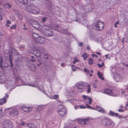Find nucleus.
I'll list each match as a JSON object with an SVG mask.
<instances>
[{"mask_svg": "<svg viewBox=\"0 0 128 128\" xmlns=\"http://www.w3.org/2000/svg\"><path fill=\"white\" fill-rule=\"evenodd\" d=\"M25 9L27 12L31 14H37L39 12L38 8L33 4L27 6Z\"/></svg>", "mask_w": 128, "mask_h": 128, "instance_id": "obj_1", "label": "nucleus"}, {"mask_svg": "<svg viewBox=\"0 0 128 128\" xmlns=\"http://www.w3.org/2000/svg\"><path fill=\"white\" fill-rule=\"evenodd\" d=\"M57 112L60 116H63L66 114V109L63 106L60 105L58 108Z\"/></svg>", "mask_w": 128, "mask_h": 128, "instance_id": "obj_2", "label": "nucleus"}, {"mask_svg": "<svg viewBox=\"0 0 128 128\" xmlns=\"http://www.w3.org/2000/svg\"><path fill=\"white\" fill-rule=\"evenodd\" d=\"M10 51L9 50H6L5 51L4 56L5 58H6V59L9 60L10 63V64L11 67H12L13 66V64L12 63V58H11V55L10 53Z\"/></svg>", "mask_w": 128, "mask_h": 128, "instance_id": "obj_3", "label": "nucleus"}, {"mask_svg": "<svg viewBox=\"0 0 128 128\" xmlns=\"http://www.w3.org/2000/svg\"><path fill=\"white\" fill-rule=\"evenodd\" d=\"M104 92L105 93L113 96H117L118 95L117 93L118 91L116 90H111L108 88H106L104 90Z\"/></svg>", "mask_w": 128, "mask_h": 128, "instance_id": "obj_4", "label": "nucleus"}, {"mask_svg": "<svg viewBox=\"0 0 128 128\" xmlns=\"http://www.w3.org/2000/svg\"><path fill=\"white\" fill-rule=\"evenodd\" d=\"M55 28L54 29L58 32H59L61 33H63L68 35L70 33L67 30L65 29H63L59 27L58 24H56L55 26Z\"/></svg>", "mask_w": 128, "mask_h": 128, "instance_id": "obj_5", "label": "nucleus"}, {"mask_svg": "<svg viewBox=\"0 0 128 128\" xmlns=\"http://www.w3.org/2000/svg\"><path fill=\"white\" fill-rule=\"evenodd\" d=\"M4 128H12L13 124L10 121L7 120H4L2 123Z\"/></svg>", "mask_w": 128, "mask_h": 128, "instance_id": "obj_6", "label": "nucleus"}, {"mask_svg": "<svg viewBox=\"0 0 128 128\" xmlns=\"http://www.w3.org/2000/svg\"><path fill=\"white\" fill-rule=\"evenodd\" d=\"M43 48L42 47H40L36 49L34 51V53L36 54L35 55L38 57H39L41 53L44 51Z\"/></svg>", "mask_w": 128, "mask_h": 128, "instance_id": "obj_7", "label": "nucleus"}, {"mask_svg": "<svg viewBox=\"0 0 128 128\" xmlns=\"http://www.w3.org/2000/svg\"><path fill=\"white\" fill-rule=\"evenodd\" d=\"M104 26V23L100 21H98L97 23L96 24V27L97 30H102Z\"/></svg>", "mask_w": 128, "mask_h": 128, "instance_id": "obj_8", "label": "nucleus"}, {"mask_svg": "<svg viewBox=\"0 0 128 128\" xmlns=\"http://www.w3.org/2000/svg\"><path fill=\"white\" fill-rule=\"evenodd\" d=\"M19 112L16 109H12L9 111V114L11 116H14L18 114Z\"/></svg>", "mask_w": 128, "mask_h": 128, "instance_id": "obj_9", "label": "nucleus"}, {"mask_svg": "<svg viewBox=\"0 0 128 128\" xmlns=\"http://www.w3.org/2000/svg\"><path fill=\"white\" fill-rule=\"evenodd\" d=\"M29 23L35 29L38 28V24L37 21H34L32 19L30 20H28Z\"/></svg>", "mask_w": 128, "mask_h": 128, "instance_id": "obj_10", "label": "nucleus"}, {"mask_svg": "<svg viewBox=\"0 0 128 128\" xmlns=\"http://www.w3.org/2000/svg\"><path fill=\"white\" fill-rule=\"evenodd\" d=\"M86 85V83L81 82L78 85V88L79 89L81 90L82 92H83Z\"/></svg>", "mask_w": 128, "mask_h": 128, "instance_id": "obj_11", "label": "nucleus"}, {"mask_svg": "<svg viewBox=\"0 0 128 128\" xmlns=\"http://www.w3.org/2000/svg\"><path fill=\"white\" fill-rule=\"evenodd\" d=\"M113 77L115 81L118 82L122 80V78L118 74H114Z\"/></svg>", "mask_w": 128, "mask_h": 128, "instance_id": "obj_12", "label": "nucleus"}, {"mask_svg": "<svg viewBox=\"0 0 128 128\" xmlns=\"http://www.w3.org/2000/svg\"><path fill=\"white\" fill-rule=\"evenodd\" d=\"M36 42L38 43H39L40 44H43L45 42V39L42 37H40L37 39L35 40Z\"/></svg>", "mask_w": 128, "mask_h": 128, "instance_id": "obj_13", "label": "nucleus"}, {"mask_svg": "<svg viewBox=\"0 0 128 128\" xmlns=\"http://www.w3.org/2000/svg\"><path fill=\"white\" fill-rule=\"evenodd\" d=\"M22 110L25 112H28L32 110V108L30 107H26L25 106H23L21 108Z\"/></svg>", "mask_w": 128, "mask_h": 128, "instance_id": "obj_14", "label": "nucleus"}, {"mask_svg": "<svg viewBox=\"0 0 128 128\" xmlns=\"http://www.w3.org/2000/svg\"><path fill=\"white\" fill-rule=\"evenodd\" d=\"M89 119L88 118L84 119H80L78 120V122L79 123L83 125L86 124L87 122H88Z\"/></svg>", "mask_w": 128, "mask_h": 128, "instance_id": "obj_15", "label": "nucleus"}, {"mask_svg": "<svg viewBox=\"0 0 128 128\" xmlns=\"http://www.w3.org/2000/svg\"><path fill=\"white\" fill-rule=\"evenodd\" d=\"M46 36H54V33L51 29L46 31Z\"/></svg>", "mask_w": 128, "mask_h": 128, "instance_id": "obj_16", "label": "nucleus"}, {"mask_svg": "<svg viewBox=\"0 0 128 128\" xmlns=\"http://www.w3.org/2000/svg\"><path fill=\"white\" fill-rule=\"evenodd\" d=\"M27 126L30 128H36V126L34 124L28 123L27 124Z\"/></svg>", "mask_w": 128, "mask_h": 128, "instance_id": "obj_17", "label": "nucleus"}, {"mask_svg": "<svg viewBox=\"0 0 128 128\" xmlns=\"http://www.w3.org/2000/svg\"><path fill=\"white\" fill-rule=\"evenodd\" d=\"M45 108V107L43 105H39L37 108V110L39 111L43 110Z\"/></svg>", "mask_w": 128, "mask_h": 128, "instance_id": "obj_18", "label": "nucleus"}, {"mask_svg": "<svg viewBox=\"0 0 128 128\" xmlns=\"http://www.w3.org/2000/svg\"><path fill=\"white\" fill-rule=\"evenodd\" d=\"M20 2L22 3L23 4H28V1L27 0H17Z\"/></svg>", "mask_w": 128, "mask_h": 128, "instance_id": "obj_19", "label": "nucleus"}, {"mask_svg": "<svg viewBox=\"0 0 128 128\" xmlns=\"http://www.w3.org/2000/svg\"><path fill=\"white\" fill-rule=\"evenodd\" d=\"M32 36L35 41L36 40H37L40 37L38 34L35 33H33L32 34Z\"/></svg>", "mask_w": 128, "mask_h": 128, "instance_id": "obj_20", "label": "nucleus"}, {"mask_svg": "<svg viewBox=\"0 0 128 128\" xmlns=\"http://www.w3.org/2000/svg\"><path fill=\"white\" fill-rule=\"evenodd\" d=\"M0 100L1 101L0 102V105H1L2 104L6 103V98L5 97H4L3 98L0 99Z\"/></svg>", "mask_w": 128, "mask_h": 128, "instance_id": "obj_21", "label": "nucleus"}, {"mask_svg": "<svg viewBox=\"0 0 128 128\" xmlns=\"http://www.w3.org/2000/svg\"><path fill=\"white\" fill-rule=\"evenodd\" d=\"M107 118L103 119L101 122V123L104 126H106L107 125Z\"/></svg>", "mask_w": 128, "mask_h": 128, "instance_id": "obj_22", "label": "nucleus"}, {"mask_svg": "<svg viewBox=\"0 0 128 128\" xmlns=\"http://www.w3.org/2000/svg\"><path fill=\"white\" fill-rule=\"evenodd\" d=\"M82 57L84 58V60H86L87 58L88 57V55L87 54H86V53L84 52V54L82 55Z\"/></svg>", "mask_w": 128, "mask_h": 128, "instance_id": "obj_23", "label": "nucleus"}, {"mask_svg": "<svg viewBox=\"0 0 128 128\" xmlns=\"http://www.w3.org/2000/svg\"><path fill=\"white\" fill-rule=\"evenodd\" d=\"M97 74L99 78H101L102 80H104V78L102 77V75L100 72H98Z\"/></svg>", "mask_w": 128, "mask_h": 128, "instance_id": "obj_24", "label": "nucleus"}, {"mask_svg": "<svg viewBox=\"0 0 128 128\" xmlns=\"http://www.w3.org/2000/svg\"><path fill=\"white\" fill-rule=\"evenodd\" d=\"M11 51L12 54L14 53V54H17V52L16 49L14 48H12L11 49Z\"/></svg>", "mask_w": 128, "mask_h": 128, "instance_id": "obj_25", "label": "nucleus"}, {"mask_svg": "<svg viewBox=\"0 0 128 128\" xmlns=\"http://www.w3.org/2000/svg\"><path fill=\"white\" fill-rule=\"evenodd\" d=\"M107 124L110 125L112 123V121L110 119L107 118Z\"/></svg>", "mask_w": 128, "mask_h": 128, "instance_id": "obj_26", "label": "nucleus"}, {"mask_svg": "<svg viewBox=\"0 0 128 128\" xmlns=\"http://www.w3.org/2000/svg\"><path fill=\"white\" fill-rule=\"evenodd\" d=\"M96 110L102 113H104L105 112V110H104L103 108H100L99 110H97L96 109Z\"/></svg>", "mask_w": 128, "mask_h": 128, "instance_id": "obj_27", "label": "nucleus"}, {"mask_svg": "<svg viewBox=\"0 0 128 128\" xmlns=\"http://www.w3.org/2000/svg\"><path fill=\"white\" fill-rule=\"evenodd\" d=\"M93 61V60L91 58H90L88 60V64H90L92 65L93 64V62H92Z\"/></svg>", "mask_w": 128, "mask_h": 128, "instance_id": "obj_28", "label": "nucleus"}, {"mask_svg": "<svg viewBox=\"0 0 128 128\" xmlns=\"http://www.w3.org/2000/svg\"><path fill=\"white\" fill-rule=\"evenodd\" d=\"M5 6L7 8H11L12 6L10 4L8 3H6L5 4Z\"/></svg>", "mask_w": 128, "mask_h": 128, "instance_id": "obj_29", "label": "nucleus"}, {"mask_svg": "<svg viewBox=\"0 0 128 128\" xmlns=\"http://www.w3.org/2000/svg\"><path fill=\"white\" fill-rule=\"evenodd\" d=\"M4 15V13L3 10L2 8H0V16H2Z\"/></svg>", "mask_w": 128, "mask_h": 128, "instance_id": "obj_30", "label": "nucleus"}, {"mask_svg": "<svg viewBox=\"0 0 128 128\" xmlns=\"http://www.w3.org/2000/svg\"><path fill=\"white\" fill-rule=\"evenodd\" d=\"M53 112V111L52 110V109H50L49 110H48V114L49 115H50L52 114Z\"/></svg>", "mask_w": 128, "mask_h": 128, "instance_id": "obj_31", "label": "nucleus"}, {"mask_svg": "<svg viewBox=\"0 0 128 128\" xmlns=\"http://www.w3.org/2000/svg\"><path fill=\"white\" fill-rule=\"evenodd\" d=\"M44 28L45 30H46V31H47V30H49L50 29H51L50 27L46 26H44Z\"/></svg>", "mask_w": 128, "mask_h": 128, "instance_id": "obj_32", "label": "nucleus"}, {"mask_svg": "<svg viewBox=\"0 0 128 128\" xmlns=\"http://www.w3.org/2000/svg\"><path fill=\"white\" fill-rule=\"evenodd\" d=\"M31 61L32 62H34L36 61V60L34 59V56H31Z\"/></svg>", "mask_w": 128, "mask_h": 128, "instance_id": "obj_33", "label": "nucleus"}, {"mask_svg": "<svg viewBox=\"0 0 128 128\" xmlns=\"http://www.w3.org/2000/svg\"><path fill=\"white\" fill-rule=\"evenodd\" d=\"M109 114L111 116H113L114 115V112H112V110H110L109 112Z\"/></svg>", "mask_w": 128, "mask_h": 128, "instance_id": "obj_34", "label": "nucleus"}, {"mask_svg": "<svg viewBox=\"0 0 128 128\" xmlns=\"http://www.w3.org/2000/svg\"><path fill=\"white\" fill-rule=\"evenodd\" d=\"M16 25H14L12 26H11L10 27V28L11 29H15L16 28Z\"/></svg>", "mask_w": 128, "mask_h": 128, "instance_id": "obj_35", "label": "nucleus"}, {"mask_svg": "<svg viewBox=\"0 0 128 128\" xmlns=\"http://www.w3.org/2000/svg\"><path fill=\"white\" fill-rule=\"evenodd\" d=\"M2 109H1L0 110V117L1 118L3 116V114L2 112Z\"/></svg>", "mask_w": 128, "mask_h": 128, "instance_id": "obj_36", "label": "nucleus"}, {"mask_svg": "<svg viewBox=\"0 0 128 128\" xmlns=\"http://www.w3.org/2000/svg\"><path fill=\"white\" fill-rule=\"evenodd\" d=\"M47 18L46 17H44L42 19V22H46V20L47 19Z\"/></svg>", "mask_w": 128, "mask_h": 128, "instance_id": "obj_37", "label": "nucleus"}, {"mask_svg": "<svg viewBox=\"0 0 128 128\" xmlns=\"http://www.w3.org/2000/svg\"><path fill=\"white\" fill-rule=\"evenodd\" d=\"M88 100H89V102H88V103L90 104H92V100L91 98L90 97H88Z\"/></svg>", "mask_w": 128, "mask_h": 128, "instance_id": "obj_38", "label": "nucleus"}, {"mask_svg": "<svg viewBox=\"0 0 128 128\" xmlns=\"http://www.w3.org/2000/svg\"><path fill=\"white\" fill-rule=\"evenodd\" d=\"M78 59H74V61H73L72 63L73 64H75L76 62H78Z\"/></svg>", "mask_w": 128, "mask_h": 128, "instance_id": "obj_39", "label": "nucleus"}, {"mask_svg": "<svg viewBox=\"0 0 128 128\" xmlns=\"http://www.w3.org/2000/svg\"><path fill=\"white\" fill-rule=\"evenodd\" d=\"M84 72H87L88 74L89 73V71L86 68H84Z\"/></svg>", "mask_w": 128, "mask_h": 128, "instance_id": "obj_40", "label": "nucleus"}, {"mask_svg": "<svg viewBox=\"0 0 128 128\" xmlns=\"http://www.w3.org/2000/svg\"><path fill=\"white\" fill-rule=\"evenodd\" d=\"M119 22H118L117 21L114 24V27L115 28H117V24H118Z\"/></svg>", "mask_w": 128, "mask_h": 128, "instance_id": "obj_41", "label": "nucleus"}, {"mask_svg": "<svg viewBox=\"0 0 128 128\" xmlns=\"http://www.w3.org/2000/svg\"><path fill=\"white\" fill-rule=\"evenodd\" d=\"M88 88L87 90V92L88 93L90 92V85H89L88 86Z\"/></svg>", "mask_w": 128, "mask_h": 128, "instance_id": "obj_42", "label": "nucleus"}, {"mask_svg": "<svg viewBox=\"0 0 128 128\" xmlns=\"http://www.w3.org/2000/svg\"><path fill=\"white\" fill-rule=\"evenodd\" d=\"M86 106L87 107V108L89 109H93V108H92L91 106H89L88 104H86Z\"/></svg>", "mask_w": 128, "mask_h": 128, "instance_id": "obj_43", "label": "nucleus"}, {"mask_svg": "<svg viewBox=\"0 0 128 128\" xmlns=\"http://www.w3.org/2000/svg\"><path fill=\"white\" fill-rule=\"evenodd\" d=\"M82 97L85 100H86L87 99V97H88V96H86L84 95H83L82 96Z\"/></svg>", "mask_w": 128, "mask_h": 128, "instance_id": "obj_44", "label": "nucleus"}, {"mask_svg": "<svg viewBox=\"0 0 128 128\" xmlns=\"http://www.w3.org/2000/svg\"><path fill=\"white\" fill-rule=\"evenodd\" d=\"M125 41L126 42H128V35L125 38Z\"/></svg>", "mask_w": 128, "mask_h": 128, "instance_id": "obj_45", "label": "nucleus"}, {"mask_svg": "<svg viewBox=\"0 0 128 128\" xmlns=\"http://www.w3.org/2000/svg\"><path fill=\"white\" fill-rule=\"evenodd\" d=\"M80 106V108H86V107L85 106H83L82 105Z\"/></svg>", "mask_w": 128, "mask_h": 128, "instance_id": "obj_46", "label": "nucleus"}, {"mask_svg": "<svg viewBox=\"0 0 128 128\" xmlns=\"http://www.w3.org/2000/svg\"><path fill=\"white\" fill-rule=\"evenodd\" d=\"M80 106H74V108L75 110H77L78 108H80Z\"/></svg>", "mask_w": 128, "mask_h": 128, "instance_id": "obj_47", "label": "nucleus"}, {"mask_svg": "<svg viewBox=\"0 0 128 128\" xmlns=\"http://www.w3.org/2000/svg\"><path fill=\"white\" fill-rule=\"evenodd\" d=\"M2 60H1L0 61V68H2Z\"/></svg>", "mask_w": 128, "mask_h": 128, "instance_id": "obj_48", "label": "nucleus"}, {"mask_svg": "<svg viewBox=\"0 0 128 128\" xmlns=\"http://www.w3.org/2000/svg\"><path fill=\"white\" fill-rule=\"evenodd\" d=\"M58 98V95H55L54 96V99H56Z\"/></svg>", "mask_w": 128, "mask_h": 128, "instance_id": "obj_49", "label": "nucleus"}, {"mask_svg": "<svg viewBox=\"0 0 128 128\" xmlns=\"http://www.w3.org/2000/svg\"><path fill=\"white\" fill-rule=\"evenodd\" d=\"M94 56H95L96 58H97L98 57V56L94 54H92V58H93Z\"/></svg>", "mask_w": 128, "mask_h": 128, "instance_id": "obj_50", "label": "nucleus"}, {"mask_svg": "<svg viewBox=\"0 0 128 128\" xmlns=\"http://www.w3.org/2000/svg\"><path fill=\"white\" fill-rule=\"evenodd\" d=\"M78 45L80 46H81L83 45V43L82 42H79Z\"/></svg>", "mask_w": 128, "mask_h": 128, "instance_id": "obj_51", "label": "nucleus"}, {"mask_svg": "<svg viewBox=\"0 0 128 128\" xmlns=\"http://www.w3.org/2000/svg\"><path fill=\"white\" fill-rule=\"evenodd\" d=\"M118 111L120 112H124V110L123 109L121 110L120 109H119L118 110Z\"/></svg>", "mask_w": 128, "mask_h": 128, "instance_id": "obj_52", "label": "nucleus"}, {"mask_svg": "<svg viewBox=\"0 0 128 128\" xmlns=\"http://www.w3.org/2000/svg\"><path fill=\"white\" fill-rule=\"evenodd\" d=\"M124 39H125V38L124 37H123L122 39L121 42L122 43H124Z\"/></svg>", "mask_w": 128, "mask_h": 128, "instance_id": "obj_53", "label": "nucleus"}, {"mask_svg": "<svg viewBox=\"0 0 128 128\" xmlns=\"http://www.w3.org/2000/svg\"><path fill=\"white\" fill-rule=\"evenodd\" d=\"M4 82L3 79H0V84H2L4 83Z\"/></svg>", "mask_w": 128, "mask_h": 128, "instance_id": "obj_54", "label": "nucleus"}, {"mask_svg": "<svg viewBox=\"0 0 128 128\" xmlns=\"http://www.w3.org/2000/svg\"><path fill=\"white\" fill-rule=\"evenodd\" d=\"M93 87L94 88H95L96 87V84L95 83H93Z\"/></svg>", "mask_w": 128, "mask_h": 128, "instance_id": "obj_55", "label": "nucleus"}, {"mask_svg": "<svg viewBox=\"0 0 128 128\" xmlns=\"http://www.w3.org/2000/svg\"><path fill=\"white\" fill-rule=\"evenodd\" d=\"M97 66H98L100 68H101L102 67L101 65L99 63L97 64Z\"/></svg>", "mask_w": 128, "mask_h": 128, "instance_id": "obj_56", "label": "nucleus"}, {"mask_svg": "<svg viewBox=\"0 0 128 128\" xmlns=\"http://www.w3.org/2000/svg\"><path fill=\"white\" fill-rule=\"evenodd\" d=\"M7 23L8 24H11V22L10 21L8 20H7Z\"/></svg>", "mask_w": 128, "mask_h": 128, "instance_id": "obj_57", "label": "nucleus"}, {"mask_svg": "<svg viewBox=\"0 0 128 128\" xmlns=\"http://www.w3.org/2000/svg\"><path fill=\"white\" fill-rule=\"evenodd\" d=\"M44 58L46 59H48V56L47 55H46V54L45 55Z\"/></svg>", "mask_w": 128, "mask_h": 128, "instance_id": "obj_58", "label": "nucleus"}, {"mask_svg": "<svg viewBox=\"0 0 128 128\" xmlns=\"http://www.w3.org/2000/svg\"><path fill=\"white\" fill-rule=\"evenodd\" d=\"M114 114H115V116L116 117H118V115L119 114H118V113H116Z\"/></svg>", "mask_w": 128, "mask_h": 128, "instance_id": "obj_59", "label": "nucleus"}, {"mask_svg": "<svg viewBox=\"0 0 128 128\" xmlns=\"http://www.w3.org/2000/svg\"><path fill=\"white\" fill-rule=\"evenodd\" d=\"M4 36V35L3 34H2V32H0V36Z\"/></svg>", "mask_w": 128, "mask_h": 128, "instance_id": "obj_60", "label": "nucleus"}, {"mask_svg": "<svg viewBox=\"0 0 128 128\" xmlns=\"http://www.w3.org/2000/svg\"><path fill=\"white\" fill-rule=\"evenodd\" d=\"M90 46H88V45L86 47V49L88 50H90Z\"/></svg>", "mask_w": 128, "mask_h": 128, "instance_id": "obj_61", "label": "nucleus"}, {"mask_svg": "<svg viewBox=\"0 0 128 128\" xmlns=\"http://www.w3.org/2000/svg\"><path fill=\"white\" fill-rule=\"evenodd\" d=\"M19 17L20 19L22 20V16H19Z\"/></svg>", "mask_w": 128, "mask_h": 128, "instance_id": "obj_62", "label": "nucleus"}, {"mask_svg": "<svg viewBox=\"0 0 128 128\" xmlns=\"http://www.w3.org/2000/svg\"><path fill=\"white\" fill-rule=\"evenodd\" d=\"M38 62H39V63H37V64L38 66H39L40 65V64H41V62H40V61H38Z\"/></svg>", "mask_w": 128, "mask_h": 128, "instance_id": "obj_63", "label": "nucleus"}, {"mask_svg": "<svg viewBox=\"0 0 128 128\" xmlns=\"http://www.w3.org/2000/svg\"><path fill=\"white\" fill-rule=\"evenodd\" d=\"M21 124L22 126H23L24 124V122H22L21 123Z\"/></svg>", "mask_w": 128, "mask_h": 128, "instance_id": "obj_64", "label": "nucleus"}]
</instances>
